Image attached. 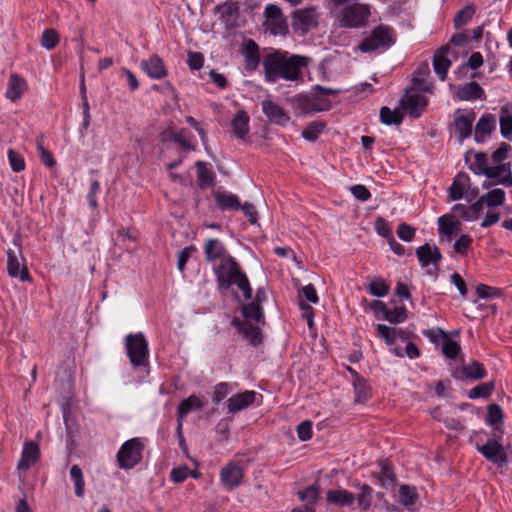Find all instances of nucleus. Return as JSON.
I'll list each match as a JSON object with an SVG mask.
<instances>
[{"label": "nucleus", "mask_w": 512, "mask_h": 512, "mask_svg": "<svg viewBox=\"0 0 512 512\" xmlns=\"http://www.w3.org/2000/svg\"><path fill=\"white\" fill-rule=\"evenodd\" d=\"M415 232V229L406 223L399 224L397 228L398 237L405 242L412 241L415 236Z\"/></svg>", "instance_id": "64"}, {"label": "nucleus", "mask_w": 512, "mask_h": 512, "mask_svg": "<svg viewBox=\"0 0 512 512\" xmlns=\"http://www.w3.org/2000/svg\"><path fill=\"white\" fill-rule=\"evenodd\" d=\"M376 331L379 338L384 340L388 346H392L397 341L396 327H390L385 324H377Z\"/></svg>", "instance_id": "49"}, {"label": "nucleus", "mask_w": 512, "mask_h": 512, "mask_svg": "<svg viewBox=\"0 0 512 512\" xmlns=\"http://www.w3.org/2000/svg\"><path fill=\"white\" fill-rule=\"evenodd\" d=\"M256 393L246 390L230 397L227 401L228 412L234 414L253 404Z\"/></svg>", "instance_id": "28"}, {"label": "nucleus", "mask_w": 512, "mask_h": 512, "mask_svg": "<svg viewBox=\"0 0 512 512\" xmlns=\"http://www.w3.org/2000/svg\"><path fill=\"white\" fill-rule=\"evenodd\" d=\"M264 15L267 29L274 35L282 34L287 30V24L283 17L282 10L275 4H269L265 7Z\"/></svg>", "instance_id": "14"}, {"label": "nucleus", "mask_w": 512, "mask_h": 512, "mask_svg": "<svg viewBox=\"0 0 512 512\" xmlns=\"http://www.w3.org/2000/svg\"><path fill=\"white\" fill-rule=\"evenodd\" d=\"M100 189L101 187L98 180H94L91 182L89 192L87 194V201L90 208L92 209H96L98 207L97 195L100 192Z\"/></svg>", "instance_id": "61"}, {"label": "nucleus", "mask_w": 512, "mask_h": 512, "mask_svg": "<svg viewBox=\"0 0 512 512\" xmlns=\"http://www.w3.org/2000/svg\"><path fill=\"white\" fill-rule=\"evenodd\" d=\"M418 498H419V496H418L417 490L414 486H410L407 484L400 485L399 491H398V501L403 506L410 509L417 503Z\"/></svg>", "instance_id": "37"}, {"label": "nucleus", "mask_w": 512, "mask_h": 512, "mask_svg": "<svg viewBox=\"0 0 512 512\" xmlns=\"http://www.w3.org/2000/svg\"><path fill=\"white\" fill-rule=\"evenodd\" d=\"M340 91L316 85L310 94H297L293 98L294 107L302 114L328 111L332 104L329 96H336Z\"/></svg>", "instance_id": "4"}, {"label": "nucleus", "mask_w": 512, "mask_h": 512, "mask_svg": "<svg viewBox=\"0 0 512 512\" xmlns=\"http://www.w3.org/2000/svg\"><path fill=\"white\" fill-rule=\"evenodd\" d=\"M461 230V222L453 214H444L438 218V232L451 240Z\"/></svg>", "instance_id": "24"}, {"label": "nucleus", "mask_w": 512, "mask_h": 512, "mask_svg": "<svg viewBox=\"0 0 512 512\" xmlns=\"http://www.w3.org/2000/svg\"><path fill=\"white\" fill-rule=\"evenodd\" d=\"M243 55L245 67L248 71H254L260 64L259 46L253 40H248L244 46Z\"/></svg>", "instance_id": "33"}, {"label": "nucleus", "mask_w": 512, "mask_h": 512, "mask_svg": "<svg viewBox=\"0 0 512 512\" xmlns=\"http://www.w3.org/2000/svg\"><path fill=\"white\" fill-rule=\"evenodd\" d=\"M407 319V309L405 306L395 307L393 309L388 308V312L384 316V320L391 324H400L405 322Z\"/></svg>", "instance_id": "51"}, {"label": "nucleus", "mask_w": 512, "mask_h": 512, "mask_svg": "<svg viewBox=\"0 0 512 512\" xmlns=\"http://www.w3.org/2000/svg\"><path fill=\"white\" fill-rule=\"evenodd\" d=\"M474 119V112L462 114L460 109L455 112L454 127L460 142L471 136Z\"/></svg>", "instance_id": "22"}, {"label": "nucleus", "mask_w": 512, "mask_h": 512, "mask_svg": "<svg viewBox=\"0 0 512 512\" xmlns=\"http://www.w3.org/2000/svg\"><path fill=\"white\" fill-rule=\"evenodd\" d=\"M372 493V487L367 484H363L360 486V492L355 496V500H357L358 506L363 512H368L371 507Z\"/></svg>", "instance_id": "46"}, {"label": "nucleus", "mask_w": 512, "mask_h": 512, "mask_svg": "<svg viewBox=\"0 0 512 512\" xmlns=\"http://www.w3.org/2000/svg\"><path fill=\"white\" fill-rule=\"evenodd\" d=\"M396 42V32L389 25L379 24L365 36L358 45L362 53L386 51Z\"/></svg>", "instance_id": "5"}, {"label": "nucleus", "mask_w": 512, "mask_h": 512, "mask_svg": "<svg viewBox=\"0 0 512 512\" xmlns=\"http://www.w3.org/2000/svg\"><path fill=\"white\" fill-rule=\"evenodd\" d=\"M7 157L13 172L19 173L25 169L26 164L24 157L19 152L14 149H9L7 151Z\"/></svg>", "instance_id": "53"}, {"label": "nucleus", "mask_w": 512, "mask_h": 512, "mask_svg": "<svg viewBox=\"0 0 512 512\" xmlns=\"http://www.w3.org/2000/svg\"><path fill=\"white\" fill-rule=\"evenodd\" d=\"M40 458L39 445L34 441H26L23 445L17 469L27 471Z\"/></svg>", "instance_id": "17"}, {"label": "nucleus", "mask_w": 512, "mask_h": 512, "mask_svg": "<svg viewBox=\"0 0 512 512\" xmlns=\"http://www.w3.org/2000/svg\"><path fill=\"white\" fill-rule=\"evenodd\" d=\"M495 126V116L490 113L483 114L476 124L474 140L477 143H483L490 135V133L495 129Z\"/></svg>", "instance_id": "25"}, {"label": "nucleus", "mask_w": 512, "mask_h": 512, "mask_svg": "<svg viewBox=\"0 0 512 512\" xmlns=\"http://www.w3.org/2000/svg\"><path fill=\"white\" fill-rule=\"evenodd\" d=\"M143 450L144 445L139 438L125 441L116 455L118 467L123 470L134 468L141 462Z\"/></svg>", "instance_id": "7"}, {"label": "nucleus", "mask_w": 512, "mask_h": 512, "mask_svg": "<svg viewBox=\"0 0 512 512\" xmlns=\"http://www.w3.org/2000/svg\"><path fill=\"white\" fill-rule=\"evenodd\" d=\"M190 469L187 466L175 467L170 472V478L175 483H182L189 477Z\"/></svg>", "instance_id": "62"}, {"label": "nucleus", "mask_w": 512, "mask_h": 512, "mask_svg": "<svg viewBox=\"0 0 512 512\" xmlns=\"http://www.w3.org/2000/svg\"><path fill=\"white\" fill-rule=\"evenodd\" d=\"M297 494L301 501L307 503L306 505L314 507L319 498V489L314 485H310L299 491Z\"/></svg>", "instance_id": "52"}, {"label": "nucleus", "mask_w": 512, "mask_h": 512, "mask_svg": "<svg viewBox=\"0 0 512 512\" xmlns=\"http://www.w3.org/2000/svg\"><path fill=\"white\" fill-rule=\"evenodd\" d=\"M262 65L265 81L268 83H276L279 79L295 81L300 78L302 68L307 65V58L274 50L264 56Z\"/></svg>", "instance_id": "1"}, {"label": "nucleus", "mask_w": 512, "mask_h": 512, "mask_svg": "<svg viewBox=\"0 0 512 512\" xmlns=\"http://www.w3.org/2000/svg\"><path fill=\"white\" fill-rule=\"evenodd\" d=\"M380 470L373 474L378 479L380 485L385 489H392L396 485V476L392 465L387 460H382L378 464Z\"/></svg>", "instance_id": "29"}, {"label": "nucleus", "mask_w": 512, "mask_h": 512, "mask_svg": "<svg viewBox=\"0 0 512 512\" xmlns=\"http://www.w3.org/2000/svg\"><path fill=\"white\" fill-rule=\"evenodd\" d=\"M330 13L341 27L354 29L365 26L371 15L370 6L356 0H326Z\"/></svg>", "instance_id": "2"}, {"label": "nucleus", "mask_w": 512, "mask_h": 512, "mask_svg": "<svg viewBox=\"0 0 512 512\" xmlns=\"http://www.w3.org/2000/svg\"><path fill=\"white\" fill-rule=\"evenodd\" d=\"M500 131L503 137L508 138L512 134V104L507 103L500 108Z\"/></svg>", "instance_id": "38"}, {"label": "nucleus", "mask_w": 512, "mask_h": 512, "mask_svg": "<svg viewBox=\"0 0 512 512\" xmlns=\"http://www.w3.org/2000/svg\"><path fill=\"white\" fill-rule=\"evenodd\" d=\"M230 386L227 382H220L215 386L213 393V401L219 404L229 394Z\"/></svg>", "instance_id": "63"}, {"label": "nucleus", "mask_w": 512, "mask_h": 512, "mask_svg": "<svg viewBox=\"0 0 512 512\" xmlns=\"http://www.w3.org/2000/svg\"><path fill=\"white\" fill-rule=\"evenodd\" d=\"M204 406L203 401L196 395H190L183 399L177 408V418H185L191 411L200 410Z\"/></svg>", "instance_id": "35"}, {"label": "nucleus", "mask_w": 512, "mask_h": 512, "mask_svg": "<svg viewBox=\"0 0 512 512\" xmlns=\"http://www.w3.org/2000/svg\"><path fill=\"white\" fill-rule=\"evenodd\" d=\"M36 148L40 160L45 166L52 168L56 165V160L54 159L52 153L44 148L42 137L37 138Z\"/></svg>", "instance_id": "56"}, {"label": "nucleus", "mask_w": 512, "mask_h": 512, "mask_svg": "<svg viewBox=\"0 0 512 512\" xmlns=\"http://www.w3.org/2000/svg\"><path fill=\"white\" fill-rule=\"evenodd\" d=\"M457 97L461 101L482 100L485 98V92L482 87L475 81L466 83L458 88Z\"/></svg>", "instance_id": "32"}, {"label": "nucleus", "mask_w": 512, "mask_h": 512, "mask_svg": "<svg viewBox=\"0 0 512 512\" xmlns=\"http://www.w3.org/2000/svg\"><path fill=\"white\" fill-rule=\"evenodd\" d=\"M27 89V81L21 75L17 73H11L9 76L5 97L12 102H16L23 96Z\"/></svg>", "instance_id": "21"}, {"label": "nucleus", "mask_w": 512, "mask_h": 512, "mask_svg": "<svg viewBox=\"0 0 512 512\" xmlns=\"http://www.w3.org/2000/svg\"><path fill=\"white\" fill-rule=\"evenodd\" d=\"M250 117L244 110H239L232 119L231 125L235 136L244 139L249 133Z\"/></svg>", "instance_id": "34"}, {"label": "nucleus", "mask_w": 512, "mask_h": 512, "mask_svg": "<svg viewBox=\"0 0 512 512\" xmlns=\"http://www.w3.org/2000/svg\"><path fill=\"white\" fill-rule=\"evenodd\" d=\"M205 259L207 262H214L216 260H223L228 257V252L221 240L218 238H208L205 240L203 247Z\"/></svg>", "instance_id": "23"}, {"label": "nucleus", "mask_w": 512, "mask_h": 512, "mask_svg": "<svg viewBox=\"0 0 512 512\" xmlns=\"http://www.w3.org/2000/svg\"><path fill=\"white\" fill-rule=\"evenodd\" d=\"M242 314L245 321L253 320L256 323H260L264 319L263 309L257 303L250 302L242 306Z\"/></svg>", "instance_id": "44"}, {"label": "nucleus", "mask_w": 512, "mask_h": 512, "mask_svg": "<svg viewBox=\"0 0 512 512\" xmlns=\"http://www.w3.org/2000/svg\"><path fill=\"white\" fill-rule=\"evenodd\" d=\"M355 394L354 403L365 404L372 396V389L365 378L359 381H352Z\"/></svg>", "instance_id": "36"}, {"label": "nucleus", "mask_w": 512, "mask_h": 512, "mask_svg": "<svg viewBox=\"0 0 512 512\" xmlns=\"http://www.w3.org/2000/svg\"><path fill=\"white\" fill-rule=\"evenodd\" d=\"M495 389V383L493 381L481 383L472 388L468 397L470 399L488 398Z\"/></svg>", "instance_id": "47"}, {"label": "nucleus", "mask_w": 512, "mask_h": 512, "mask_svg": "<svg viewBox=\"0 0 512 512\" xmlns=\"http://www.w3.org/2000/svg\"><path fill=\"white\" fill-rule=\"evenodd\" d=\"M401 107L407 111L411 117L418 118L428 105L427 98L417 91L406 92L400 99Z\"/></svg>", "instance_id": "11"}, {"label": "nucleus", "mask_w": 512, "mask_h": 512, "mask_svg": "<svg viewBox=\"0 0 512 512\" xmlns=\"http://www.w3.org/2000/svg\"><path fill=\"white\" fill-rule=\"evenodd\" d=\"M476 449L488 461L502 467L507 464V454L504 447L497 439H488L483 445H476Z\"/></svg>", "instance_id": "10"}, {"label": "nucleus", "mask_w": 512, "mask_h": 512, "mask_svg": "<svg viewBox=\"0 0 512 512\" xmlns=\"http://www.w3.org/2000/svg\"><path fill=\"white\" fill-rule=\"evenodd\" d=\"M219 14V19L225 24L226 28H234L239 17V6L237 2L231 0L219 4L215 8Z\"/></svg>", "instance_id": "20"}, {"label": "nucleus", "mask_w": 512, "mask_h": 512, "mask_svg": "<svg viewBox=\"0 0 512 512\" xmlns=\"http://www.w3.org/2000/svg\"><path fill=\"white\" fill-rule=\"evenodd\" d=\"M261 107L265 116L274 124L285 126L290 121V117L285 110L271 100H263Z\"/></svg>", "instance_id": "19"}, {"label": "nucleus", "mask_w": 512, "mask_h": 512, "mask_svg": "<svg viewBox=\"0 0 512 512\" xmlns=\"http://www.w3.org/2000/svg\"><path fill=\"white\" fill-rule=\"evenodd\" d=\"M482 201L488 207H496L504 204L506 199V193L503 189L495 188L482 195Z\"/></svg>", "instance_id": "45"}, {"label": "nucleus", "mask_w": 512, "mask_h": 512, "mask_svg": "<svg viewBox=\"0 0 512 512\" xmlns=\"http://www.w3.org/2000/svg\"><path fill=\"white\" fill-rule=\"evenodd\" d=\"M244 476V468L236 461H229L220 469L219 473L220 483L227 491L238 488L243 483Z\"/></svg>", "instance_id": "8"}, {"label": "nucleus", "mask_w": 512, "mask_h": 512, "mask_svg": "<svg viewBox=\"0 0 512 512\" xmlns=\"http://www.w3.org/2000/svg\"><path fill=\"white\" fill-rule=\"evenodd\" d=\"M214 199L217 207L222 211H238L241 208L239 197L228 191H215Z\"/></svg>", "instance_id": "27"}, {"label": "nucleus", "mask_w": 512, "mask_h": 512, "mask_svg": "<svg viewBox=\"0 0 512 512\" xmlns=\"http://www.w3.org/2000/svg\"><path fill=\"white\" fill-rule=\"evenodd\" d=\"M140 69L151 79L161 80L168 75V69L164 60L157 54H153L148 59L142 60Z\"/></svg>", "instance_id": "16"}, {"label": "nucleus", "mask_w": 512, "mask_h": 512, "mask_svg": "<svg viewBox=\"0 0 512 512\" xmlns=\"http://www.w3.org/2000/svg\"><path fill=\"white\" fill-rule=\"evenodd\" d=\"M503 416L504 414L502 408L498 404L492 403L487 408L486 424H501L503 422Z\"/></svg>", "instance_id": "54"}, {"label": "nucleus", "mask_w": 512, "mask_h": 512, "mask_svg": "<svg viewBox=\"0 0 512 512\" xmlns=\"http://www.w3.org/2000/svg\"><path fill=\"white\" fill-rule=\"evenodd\" d=\"M197 180L200 188H206L214 184L215 173L208 167L209 164L197 161Z\"/></svg>", "instance_id": "39"}, {"label": "nucleus", "mask_w": 512, "mask_h": 512, "mask_svg": "<svg viewBox=\"0 0 512 512\" xmlns=\"http://www.w3.org/2000/svg\"><path fill=\"white\" fill-rule=\"evenodd\" d=\"M126 354L133 368L146 367L149 363V344L142 332L125 337Z\"/></svg>", "instance_id": "6"}, {"label": "nucleus", "mask_w": 512, "mask_h": 512, "mask_svg": "<svg viewBox=\"0 0 512 512\" xmlns=\"http://www.w3.org/2000/svg\"><path fill=\"white\" fill-rule=\"evenodd\" d=\"M70 478L74 483L75 495L79 498L83 497L85 491V480L82 469L78 465H72L70 468Z\"/></svg>", "instance_id": "43"}, {"label": "nucleus", "mask_w": 512, "mask_h": 512, "mask_svg": "<svg viewBox=\"0 0 512 512\" xmlns=\"http://www.w3.org/2000/svg\"><path fill=\"white\" fill-rule=\"evenodd\" d=\"M461 351L460 345L448 336L444 339L442 352L448 359H455Z\"/></svg>", "instance_id": "57"}, {"label": "nucleus", "mask_w": 512, "mask_h": 512, "mask_svg": "<svg viewBox=\"0 0 512 512\" xmlns=\"http://www.w3.org/2000/svg\"><path fill=\"white\" fill-rule=\"evenodd\" d=\"M293 27L307 33L318 25V15L315 8L307 7L293 12Z\"/></svg>", "instance_id": "12"}, {"label": "nucleus", "mask_w": 512, "mask_h": 512, "mask_svg": "<svg viewBox=\"0 0 512 512\" xmlns=\"http://www.w3.org/2000/svg\"><path fill=\"white\" fill-rule=\"evenodd\" d=\"M461 373L466 379L470 380H481L487 376V370L484 365L478 361L463 365Z\"/></svg>", "instance_id": "40"}, {"label": "nucleus", "mask_w": 512, "mask_h": 512, "mask_svg": "<svg viewBox=\"0 0 512 512\" xmlns=\"http://www.w3.org/2000/svg\"><path fill=\"white\" fill-rule=\"evenodd\" d=\"M326 500L329 504L338 507H349L355 502V495L345 489H331L326 494Z\"/></svg>", "instance_id": "30"}, {"label": "nucleus", "mask_w": 512, "mask_h": 512, "mask_svg": "<svg viewBox=\"0 0 512 512\" xmlns=\"http://www.w3.org/2000/svg\"><path fill=\"white\" fill-rule=\"evenodd\" d=\"M213 271L219 290H228L233 285H236L242 291L246 300L252 298V288L249 279L233 256L228 255Z\"/></svg>", "instance_id": "3"}, {"label": "nucleus", "mask_w": 512, "mask_h": 512, "mask_svg": "<svg viewBox=\"0 0 512 512\" xmlns=\"http://www.w3.org/2000/svg\"><path fill=\"white\" fill-rule=\"evenodd\" d=\"M449 51L448 46H443L433 56V68L439 79L444 81L447 77L448 70L451 66V61L447 58L446 54Z\"/></svg>", "instance_id": "31"}, {"label": "nucleus", "mask_w": 512, "mask_h": 512, "mask_svg": "<svg viewBox=\"0 0 512 512\" xmlns=\"http://www.w3.org/2000/svg\"><path fill=\"white\" fill-rule=\"evenodd\" d=\"M476 8L474 5H467L462 8L454 17L455 27H461L468 23L475 14Z\"/></svg>", "instance_id": "55"}, {"label": "nucleus", "mask_w": 512, "mask_h": 512, "mask_svg": "<svg viewBox=\"0 0 512 512\" xmlns=\"http://www.w3.org/2000/svg\"><path fill=\"white\" fill-rule=\"evenodd\" d=\"M192 138L193 134L186 129H180L179 131H176L173 128H167L160 134V141L163 144L173 142L187 151L195 150V145L191 143Z\"/></svg>", "instance_id": "15"}, {"label": "nucleus", "mask_w": 512, "mask_h": 512, "mask_svg": "<svg viewBox=\"0 0 512 512\" xmlns=\"http://www.w3.org/2000/svg\"><path fill=\"white\" fill-rule=\"evenodd\" d=\"M367 289L369 294L381 298L389 293L390 284L381 277H375L369 282Z\"/></svg>", "instance_id": "42"}, {"label": "nucleus", "mask_w": 512, "mask_h": 512, "mask_svg": "<svg viewBox=\"0 0 512 512\" xmlns=\"http://www.w3.org/2000/svg\"><path fill=\"white\" fill-rule=\"evenodd\" d=\"M470 188V177L465 172H459L453 179L449 187V199L451 201L461 200L467 189Z\"/></svg>", "instance_id": "26"}, {"label": "nucleus", "mask_w": 512, "mask_h": 512, "mask_svg": "<svg viewBox=\"0 0 512 512\" xmlns=\"http://www.w3.org/2000/svg\"><path fill=\"white\" fill-rule=\"evenodd\" d=\"M416 256L422 268L429 267L432 264L433 268H429L427 273L431 276H437L438 264L442 259V254L438 247H432L430 244L425 243L416 249Z\"/></svg>", "instance_id": "9"}, {"label": "nucleus", "mask_w": 512, "mask_h": 512, "mask_svg": "<svg viewBox=\"0 0 512 512\" xmlns=\"http://www.w3.org/2000/svg\"><path fill=\"white\" fill-rule=\"evenodd\" d=\"M473 239L468 234H462L454 243L453 249L460 255H466L472 245Z\"/></svg>", "instance_id": "58"}, {"label": "nucleus", "mask_w": 512, "mask_h": 512, "mask_svg": "<svg viewBox=\"0 0 512 512\" xmlns=\"http://www.w3.org/2000/svg\"><path fill=\"white\" fill-rule=\"evenodd\" d=\"M231 325L239 334L243 335V338L248 341L251 346L257 347L262 343L261 329L250 323V321H244L238 317H234L231 321Z\"/></svg>", "instance_id": "13"}, {"label": "nucleus", "mask_w": 512, "mask_h": 512, "mask_svg": "<svg viewBox=\"0 0 512 512\" xmlns=\"http://www.w3.org/2000/svg\"><path fill=\"white\" fill-rule=\"evenodd\" d=\"M510 169V164H498L495 166H490L489 169H486L485 176L491 180H498L502 176L508 172Z\"/></svg>", "instance_id": "59"}, {"label": "nucleus", "mask_w": 512, "mask_h": 512, "mask_svg": "<svg viewBox=\"0 0 512 512\" xmlns=\"http://www.w3.org/2000/svg\"><path fill=\"white\" fill-rule=\"evenodd\" d=\"M7 272L12 278H19L22 282H31L32 277L26 265L20 264L16 252L12 249L7 251Z\"/></svg>", "instance_id": "18"}, {"label": "nucleus", "mask_w": 512, "mask_h": 512, "mask_svg": "<svg viewBox=\"0 0 512 512\" xmlns=\"http://www.w3.org/2000/svg\"><path fill=\"white\" fill-rule=\"evenodd\" d=\"M313 423L312 421L310 420H305V421H302L298 426H297V436L298 438L301 440V441H308L312 438L313 436Z\"/></svg>", "instance_id": "60"}, {"label": "nucleus", "mask_w": 512, "mask_h": 512, "mask_svg": "<svg viewBox=\"0 0 512 512\" xmlns=\"http://www.w3.org/2000/svg\"><path fill=\"white\" fill-rule=\"evenodd\" d=\"M380 121L385 125H400L403 121V114L400 110L384 106L380 109Z\"/></svg>", "instance_id": "41"}, {"label": "nucleus", "mask_w": 512, "mask_h": 512, "mask_svg": "<svg viewBox=\"0 0 512 512\" xmlns=\"http://www.w3.org/2000/svg\"><path fill=\"white\" fill-rule=\"evenodd\" d=\"M324 128H325V123L320 122V121H314V122L310 123L302 131V137L309 142H315L319 138V136L322 134Z\"/></svg>", "instance_id": "48"}, {"label": "nucleus", "mask_w": 512, "mask_h": 512, "mask_svg": "<svg viewBox=\"0 0 512 512\" xmlns=\"http://www.w3.org/2000/svg\"><path fill=\"white\" fill-rule=\"evenodd\" d=\"M60 41L59 33L52 28L45 29L41 36V45L47 50L54 49Z\"/></svg>", "instance_id": "50"}]
</instances>
